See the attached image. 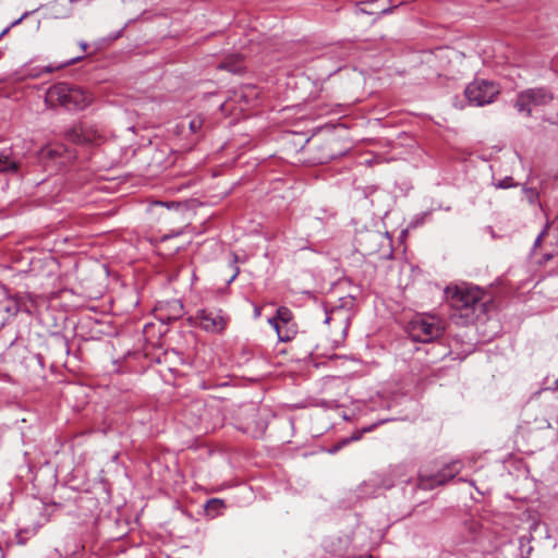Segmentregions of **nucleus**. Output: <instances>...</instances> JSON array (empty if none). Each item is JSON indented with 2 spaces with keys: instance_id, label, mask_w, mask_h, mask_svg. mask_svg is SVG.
<instances>
[{
  "instance_id": "31",
  "label": "nucleus",
  "mask_w": 558,
  "mask_h": 558,
  "mask_svg": "<svg viewBox=\"0 0 558 558\" xmlns=\"http://www.w3.org/2000/svg\"><path fill=\"white\" fill-rule=\"evenodd\" d=\"M557 396H558V393H557Z\"/></svg>"
},
{
  "instance_id": "13",
  "label": "nucleus",
  "mask_w": 558,
  "mask_h": 558,
  "mask_svg": "<svg viewBox=\"0 0 558 558\" xmlns=\"http://www.w3.org/2000/svg\"><path fill=\"white\" fill-rule=\"evenodd\" d=\"M339 319L345 323V329L348 328L349 316L341 307H335L330 311H326L325 324H329L331 320Z\"/></svg>"
},
{
  "instance_id": "28",
  "label": "nucleus",
  "mask_w": 558,
  "mask_h": 558,
  "mask_svg": "<svg viewBox=\"0 0 558 558\" xmlns=\"http://www.w3.org/2000/svg\"><path fill=\"white\" fill-rule=\"evenodd\" d=\"M80 46H81V48L85 51V50H86V48H87V43H85V41H81V43H80Z\"/></svg>"
},
{
  "instance_id": "18",
  "label": "nucleus",
  "mask_w": 558,
  "mask_h": 558,
  "mask_svg": "<svg viewBox=\"0 0 558 558\" xmlns=\"http://www.w3.org/2000/svg\"><path fill=\"white\" fill-rule=\"evenodd\" d=\"M63 148L62 147H57V148H47L46 149V155L50 158H56V157H59L62 155L63 153Z\"/></svg>"
},
{
  "instance_id": "1",
  "label": "nucleus",
  "mask_w": 558,
  "mask_h": 558,
  "mask_svg": "<svg viewBox=\"0 0 558 558\" xmlns=\"http://www.w3.org/2000/svg\"><path fill=\"white\" fill-rule=\"evenodd\" d=\"M446 301L451 310L453 322L468 325L475 318L477 308L482 307L484 291L465 282L448 286L445 289Z\"/></svg>"
},
{
  "instance_id": "17",
  "label": "nucleus",
  "mask_w": 558,
  "mask_h": 558,
  "mask_svg": "<svg viewBox=\"0 0 558 558\" xmlns=\"http://www.w3.org/2000/svg\"><path fill=\"white\" fill-rule=\"evenodd\" d=\"M524 192L531 204L535 203L538 198V192L535 189H524Z\"/></svg>"
},
{
  "instance_id": "8",
  "label": "nucleus",
  "mask_w": 558,
  "mask_h": 558,
  "mask_svg": "<svg viewBox=\"0 0 558 558\" xmlns=\"http://www.w3.org/2000/svg\"><path fill=\"white\" fill-rule=\"evenodd\" d=\"M98 137L99 134L96 130L83 124L72 126L65 132V140L73 144H93Z\"/></svg>"
},
{
  "instance_id": "3",
  "label": "nucleus",
  "mask_w": 558,
  "mask_h": 558,
  "mask_svg": "<svg viewBox=\"0 0 558 558\" xmlns=\"http://www.w3.org/2000/svg\"><path fill=\"white\" fill-rule=\"evenodd\" d=\"M408 329L414 341L430 342L442 335L445 323L436 315L425 314L413 318L409 323Z\"/></svg>"
},
{
  "instance_id": "24",
  "label": "nucleus",
  "mask_w": 558,
  "mask_h": 558,
  "mask_svg": "<svg viewBox=\"0 0 558 558\" xmlns=\"http://www.w3.org/2000/svg\"><path fill=\"white\" fill-rule=\"evenodd\" d=\"M558 389V379L554 381V387L548 385L545 390H557Z\"/></svg>"
},
{
  "instance_id": "9",
  "label": "nucleus",
  "mask_w": 558,
  "mask_h": 558,
  "mask_svg": "<svg viewBox=\"0 0 558 558\" xmlns=\"http://www.w3.org/2000/svg\"><path fill=\"white\" fill-rule=\"evenodd\" d=\"M384 0H371V1H363L356 4L355 7V13L356 14H375L379 13L383 15L389 14L392 12L395 8H398L401 5L404 1L403 0H389L390 5L389 7H379L378 3L383 2Z\"/></svg>"
},
{
  "instance_id": "25",
  "label": "nucleus",
  "mask_w": 558,
  "mask_h": 558,
  "mask_svg": "<svg viewBox=\"0 0 558 558\" xmlns=\"http://www.w3.org/2000/svg\"><path fill=\"white\" fill-rule=\"evenodd\" d=\"M28 15V12H25L17 21H15L12 25L19 24L23 19H25Z\"/></svg>"
},
{
  "instance_id": "15",
  "label": "nucleus",
  "mask_w": 558,
  "mask_h": 558,
  "mask_svg": "<svg viewBox=\"0 0 558 558\" xmlns=\"http://www.w3.org/2000/svg\"><path fill=\"white\" fill-rule=\"evenodd\" d=\"M378 424H373L366 427H363L361 430L354 432L350 437L344 438L348 440V445L352 441H357L362 438L363 434L372 432Z\"/></svg>"
},
{
  "instance_id": "11",
  "label": "nucleus",
  "mask_w": 558,
  "mask_h": 558,
  "mask_svg": "<svg viewBox=\"0 0 558 558\" xmlns=\"http://www.w3.org/2000/svg\"><path fill=\"white\" fill-rule=\"evenodd\" d=\"M21 159L13 153L12 148L0 149V172H16Z\"/></svg>"
},
{
  "instance_id": "22",
  "label": "nucleus",
  "mask_w": 558,
  "mask_h": 558,
  "mask_svg": "<svg viewBox=\"0 0 558 558\" xmlns=\"http://www.w3.org/2000/svg\"><path fill=\"white\" fill-rule=\"evenodd\" d=\"M549 229V225H546L545 228L543 229V231L538 234V236L536 238L535 242H534V247L536 246H539L541 243H542V240L543 238L545 236V234L547 233Z\"/></svg>"
},
{
  "instance_id": "7",
  "label": "nucleus",
  "mask_w": 558,
  "mask_h": 558,
  "mask_svg": "<svg viewBox=\"0 0 558 558\" xmlns=\"http://www.w3.org/2000/svg\"><path fill=\"white\" fill-rule=\"evenodd\" d=\"M462 470V463L459 460L448 463L437 474L430 476L420 475L418 487L422 489H432L437 485H442L458 475Z\"/></svg>"
},
{
  "instance_id": "4",
  "label": "nucleus",
  "mask_w": 558,
  "mask_h": 558,
  "mask_svg": "<svg viewBox=\"0 0 558 558\" xmlns=\"http://www.w3.org/2000/svg\"><path fill=\"white\" fill-rule=\"evenodd\" d=\"M553 99L554 95L547 87L527 88L518 95L514 107L519 112L531 116L533 108L546 106Z\"/></svg>"
},
{
  "instance_id": "29",
  "label": "nucleus",
  "mask_w": 558,
  "mask_h": 558,
  "mask_svg": "<svg viewBox=\"0 0 558 558\" xmlns=\"http://www.w3.org/2000/svg\"><path fill=\"white\" fill-rule=\"evenodd\" d=\"M49 508H52V510H53L54 508L57 509L58 506L56 504H52L51 506L46 507V510H48Z\"/></svg>"
},
{
  "instance_id": "10",
  "label": "nucleus",
  "mask_w": 558,
  "mask_h": 558,
  "mask_svg": "<svg viewBox=\"0 0 558 558\" xmlns=\"http://www.w3.org/2000/svg\"><path fill=\"white\" fill-rule=\"evenodd\" d=\"M183 304L179 300L167 301L157 308V317L163 323H171L182 317Z\"/></svg>"
},
{
  "instance_id": "16",
  "label": "nucleus",
  "mask_w": 558,
  "mask_h": 558,
  "mask_svg": "<svg viewBox=\"0 0 558 558\" xmlns=\"http://www.w3.org/2000/svg\"><path fill=\"white\" fill-rule=\"evenodd\" d=\"M495 186L497 189H509L514 186L513 179L511 177H506L502 180L498 181Z\"/></svg>"
},
{
  "instance_id": "27",
  "label": "nucleus",
  "mask_w": 558,
  "mask_h": 558,
  "mask_svg": "<svg viewBox=\"0 0 558 558\" xmlns=\"http://www.w3.org/2000/svg\"><path fill=\"white\" fill-rule=\"evenodd\" d=\"M81 59H82V57L74 58V59L70 60L69 62H66V64H73Z\"/></svg>"
},
{
  "instance_id": "6",
  "label": "nucleus",
  "mask_w": 558,
  "mask_h": 558,
  "mask_svg": "<svg viewBox=\"0 0 558 558\" xmlns=\"http://www.w3.org/2000/svg\"><path fill=\"white\" fill-rule=\"evenodd\" d=\"M498 93L496 85L488 81H473L464 90L469 104L477 107L493 102Z\"/></svg>"
},
{
  "instance_id": "26",
  "label": "nucleus",
  "mask_w": 558,
  "mask_h": 558,
  "mask_svg": "<svg viewBox=\"0 0 558 558\" xmlns=\"http://www.w3.org/2000/svg\"><path fill=\"white\" fill-rule=\"evenodd\" d=\"M238 275H239V268H238V267H235V268H234V274L232 275V277H231L230 281H233V280L236 278V276H238Z\"/></svg>"
},
{
  "instance_id": "2",
  "label": "nucleus",
  "mask_w": 558,
  "mask_h": 558,
  "mask_svg": "<svg viewBox=\"0 0 558 558\" xmlns=\"http://www.w3.org/2000/svg\"><path fill=\"white\" fill-rule=\"evenodd\" d=\"M92 100V95L83 87L63 82L50 86L45 96V104L48 107H62L69 111L83 110Z\"/></svg>"
},
{
  "instance_id": "14",
  "label": "nucleus",
  "mask_w": 558,
  "mask_h": 558,
  "mask_svg": "<svg viewBox=\"0 0 558 558\" xmlns=\"http://www.w3.org/2000/svg\"><path fill=\"white\" fill-rule=\"evenodd\" d=\"M292 312L288 307L281 306L277 310V315L270 319H276V325H289L292 323Z\"/></svg>"
},
{
  "instance_id": "12",
  "label": "nucleus",
  "mask_w": 558,
  "mask_h": 558,
  "mask_svg": "<svg viewBox=\"0 0 558 558\" xmlns=\"http://www.w3.org/2000/svg\"><path fill=\"white\" fill-rule=\"evenodd\" d=\"M276 319H268L269 325L276 330L279 340L282 342L290 341L296 332L295 325L293 323L276 325Z\"/></svg>"
},
{
  "instance_id": "19",
  "label": "nucleus",
  "mask_w": 558,
  "mask_h": 558,
  "mask_svg": "<svg viewBox=\"0 0 558 558\" xmlns=\"http://www.w3.org/2000/svg\"><path fill=\"white\" fill-rule=\"evenodd\" d=\"M348 445V440L341 439L336 445H333L330 449H328V452L333 454L337 453L339 450H341L344 446Z\"/></svg>"
},
{
  "instance_id": "20",
  "label": "nucleus",
  "mask_w": 558,
  "mask_h": 558,
  "mask_svg": "<svg viewBox=\"0 0 558 558\" xmlns=\"http://www.w3.org/2000/svg\"><path fill=\"white\" fill-rule=\"evenodd\" d=\"M223 506V501L220 500V499H210L208 502H207V508L210 509V508H214V509H219Z\"/></svg>"
},
{
  "instance_id": "30",
  "label": "nucleus",
  "mask_w": 558,
  "mask_h": 558,
  "mask_svg": "<svg viewBox=\"0 0 558 558\" xmlns=\"http://www.w3.org/2000/svg\"><path fill=\"white\" fill-rule=\"evenodd\" d=\"M0 558H4V554H3V550L1 547H0Z\"/></svg>"
},
{
  "instance_id": "21",
  "label": "nucleus",
  "mask_w": 558,
  "mask_h": 558,
  "mask_svg": "<svg viewBox=\"0 0 558 558\" xmlns=\"http://www.w3.org/2000/svg\"><path fill=\"white\" fill-rule=\"evenodd\" d=\"M202 120L201 119H193L191 122H190V129L195 133L197 132L198 130H201L202 128Z\"/></svg>"
},
{
  "instance_id": "5",
  "label": "nucleus",
  "mask_w": 558,
  "mask_h": 558,
  "mask_svg": "<svg viewBox=\"0 0 558 558\" xmlns=\"http://www.w3.org/2000/svg\"><path fill=\"white\" fill-rule=\"evenodd\" d=\"M195 319L199 328L211 333H221L229 324V316L217 307H208L197 311Z\"/></svg>"
},
{
  "instance_id": "23",
  "label": "nucleus",
  "mask_w": 558,
  "mask_h": 558,
  "mask_svg": "<svg viewBox=\"0 0 558 558\" xmlns=\"http://www.w3.org/2000/svg\"><path fill=\"white\" fill-rule=\"evenodd\" d=\"M71 0H68L65 3V11L62 14L56 15V17H68L71 14Z\"/></svg>"
}]
</instances>
